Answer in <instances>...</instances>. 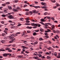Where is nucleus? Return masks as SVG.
I'll list each match as a JSON object with an SVG mask.
<instances>
[{
  "label": "nucleus",
  "instance_id": "1",
  "mask_svg": "<svg viewBox=\"0 0 60 60\" xmlns=\"http://www.w3.org/2000/svg\"><path fill=\"white\" fill-rule=\"evenodd\" d=\"M14 35L12 34L9 36V39H10L11 40H12V41H9V43H12V42H14V41H15L16 40V39L14 38V39H13V38H14Z\"/></svg>",
  "mask_w": 60,
  "mask_h": 60
},
{
  "label": "nucleus",
  "instance_id": "2",
  "mask_svg": "<svg viewBox=\"0 0 60 60\" xmlns=\"http://www.w3.org/2000/svg\"><path fill=\"white\" fill-rule=\"evenodd\" d=\"M31 25L32 26H38V27H40L41 26V25L39 24H35L34 23H31Z\"/></svg>",
  "mask_w": 60,
  "mask_h": 60
},
{
  "label": "nucleus",
  "instance_id": "3",
  "mask_svg": "<svg viewBox=\"0 0 60 60\" xmlns=\"http://www.w3.org/2000/svg\"><path fill=\"white\" fill-rule=\"evenodd\" d=\"M25 11H27V12L26 13V15H29V13L28 12H27V11H29V9H25Z\"/></svg>",
  "mask_w": 60,
  "mask_h": 60
},
{
  "label": "nucleus",
  "instance_id": "4",
  "mask_svg": "<svg viewBox=\"0 0 60 60\" xmlns=\"http://www.w3.org/2000/svg\"><path fill=\"white\" fill-rule=\"evenodd\" d=\"M13 17V16L10 15L8 16V17L9 18V19H13L14 18Z\"/></svg>",
  "mask_w": 60,
  "mask_h": 60
},
{
  "label": "nucleus",
  "instance_id": "5",
  "mask_svg": "<svg viewBox=\"0 0 60 60\" xmlns=\"http://www.w3.org/2000/svg\"><path fill=\"white\" fill-rule=\"evenodd\" d=\"M6 50H8V52H12V51L10 49V48H7L6 49Z\"/></svg>",
  "mask_w": 60,
  "mask_h": 60
},
{
  "label": "nucleus",
  "instance_id": "6",
  "mask_svg": "<svg viewBox=\"0 0 60 60\" xmlns=\"http://www.w3.org/2000/svg\"><path fill=\"white\" fill-rule=\"evenodd\" d=\"M8 9L10 10H12V8L11 7V6H8Z\"/></svg>",
  "mask_w": 60,
  "mask_h": 60
},
{
  "label": "nucleus",
  "instance_id": "7",
  "mask_svg": "<svg viewBox=\"0 0 60 60\" xmlns=\"http://www.w3.org/2000/svg\"><path fill=\"white\" fill-rule=\"evenodd\" d=\"M41 4L42 5H44V6H46V5H47V4H46V3H44L41 2Z\"/></svg>",
  "mask_w": 60,
  "mask_h": 60
},
{
  "label": "nucleus",
  "instance_id": "8",
  "mask_svg": "<svg viewBox=\"0 0 60 60\" xmlns=\"http://www.w3.org/2000/svg\"><path fill=\"white\" fill-rule=\"evenodd\" d=\"M12 10L13 11H15V12L16 11H19V10H18L17 9H15L14 8H13L12 9Z\"/></svg>",
  "mask_w": 60,
  "mask_h": 60
},
{
  "label": "nucleus",
  "instance_id": "9",
  "mask_svg": "<svg viewBox=\"0 0 60 60\" xmlns=\"http://www.w3.org/2000/svg\"><path fill=\"white\" fill-rule=\"evenodd\" d=\"M21 47L22 48H24L25 49H28V47H26V46H22Z\"/></svg>",
  "mask_w": 60,
  "mask_h": 60
},
{
  "label": "nucleus",
  "instance_id": "10",
  "mask_svg": "<svg viewBox=\"0 0 60 60\" xmlns=\"http://www.w3.org/2000/svg\"><path fill=\"white\" fill-rule=\"evenodd\" d=\"M25 33H26V31H24L22 33V36H23V35H24V34H25Z\"/></svg>",
  "mask_w": 60,
  "mask_h": 60
},
{
  "label": "nucleus",
  "instance_id": "11",
  "mask_svg": "<svg viewBox=\"0 0 60 60\" xmlns=\"http://www.w3.org/2000/svg\"><path fill=\"white\" fill-rule=\"evenodd\" d=\"M16 34L14 36H18V34H20V32H18L16 33Z\"/></svg>",
  "mask_w": 60,
  "mask_h": 60
},
{
  "label": "nucleus",
  "instance_id": "12",
  "mask_svg": "<svg viewBox=\"0 0 60 60\" xmlns=\"http://www.w3.org/2000/svg\"><path fill=\"white\" fill-rule=\"evenodd\" d=\"M8 55V53H4L3 54V56H7Z\"/></svg>",
  "mask_w": 60,
  "mask_h": 60
},
{
  "label": "nucleus",
  "instance_id": "13",
  "mask_svg": "<svg viewBox=\"0 0 60 60\" xmlns=\"http://www.w3.org/2000/svg\"><path fill=\"white\" fill-rule=\"evenodd\" d=\"M17 57L18 58H21L23 57V56L22 55H19L17 56Z\"/></svg>",
  "mask_w": 60,
  "mask_h": 60
},
{
  "label": "nucleus",
  "instance_id": "14",
  "mask_svg": "<svg viewBox=\"0 0 60 60\" xmlns=\"http://www.w3.org/2000/svg\"><path fill=\"white\" fill-rule=\"evenodd\" d=\"M38 12V11H36V10H34L33 12V13H37V12Z\"/></svg>",
  "mask_w": 60,
  "mask_h": 60
},
{
  "label": "nucleus",
  "instance_id": "15",
  "mask_svg": "<svg viewBox=\"0 0 60 60\" xmlns=\"http://www.w3.org/2000/svg\"><path fill=\"white\" fill-rule=\"evenodd\" d=\"M21 8H19V7H17L16 8L17 9H18V10H21L22 9H21Z\"/></svg>",
  "mask_w": 60,
  "mask_h": 60
},
{
  "label": "nucleus",
  "instance_id": "16",
  "mask_svg": "<svg viewBox=\"0 0 60 60\" xmlns=\"http://www.w3.org/2000/svg\"><path fill=\"white\" fill-rule=\"evenodd\" d=\"M56 33H57V34H60V31L58 30H56Z\"/></svg>",
  "mask_w": 60,
  "mask_h": 60
},
{
  "label": "nucleus",
  "instance_id": "17",
  "mask_svg": "<svg viewBox=\"0 0 60 60\" xmlns=\"http://www.w3.org/2000/svg\"><path fill=\"white\" fill-rule=\"evenodd\" d=\"M58 58H60V53H58V55L57 56Z\"/></svg>",
  "mask_w": 60,
  "mask_h": 60
},
{
  "label": "nucleus",
  "instance_id": "18",
  "mask_svg": "<svg viewBox=\"0 0 60 60\" xmlns=\"http://www.w3.org/2000/svg\"><path fill=\"white\" fill-rule=\"evenodd\" d=\"M33 13V12L32 11H30L29 13V14H30V15H32Z\"/></svg>",
  "mask_w": 60,
  "mask_h": 60
},
{
  "label": "nucleus",
  "instance_id": "19",
  "mask_svg": "<svg viewBox=\"0 0 60 60\" xmlns=\"http://www.w3.org/2000/svg\"><path fill=\"white\" fill-rule=\"evenodd\" d=\"M47 58L48 59H50L51 58L50 57H49V56H47Z\"/></svg>",
  "mask_w": 60,
  "mask_h": 60
},
{
  "label": "nucleus",
  "instance_id": "20",
  "mask_svg": "<svg viewBox=\"0 0 60 60\" xmlns=\"http://www.w3.org/2000/svg\"><path fill=\"white\" fill-rule=\"evenodd\" d=\"M34 58H35L36 59H38V56L34 57Z\"/></svg>",
  "mask_w": 60,
  "mask_h": 60
},
{
  "label": "nucleus",
  "instance_id": "21",
  "mask_svg": "<svg viewBox=\"0 0 60 60\" xmlns=\"http://www.w3.org/2000/svg\"><path fill=\"white\" fill-rule=\"evenodd\" d=\"M47 8H48L47 7H46V8H44L45 9L44 10L45 11H48V10L47 9Z\"/></svg>",
  "mask_w": 60,
  "mask_h": 60
},
{
  "label": "nucleus",
  "instance_id": "22",
  "mask_svg": "<svg viewBox=\"0 0 60 60\" xmlns=\"http://www.w3.org/2000/svg\"><path fill=\"white\" fill-rule=\"evenodd\" d=\"M6 4H10V2H7L6 3Z\"/></svg>",
  "mask_w": 60,
  "mask_h": 60
},
{
  "label": "nucleus",
  "instance_id": "23",
  "mask_svg": "<svg viewBox=\"0 0 60 60\" xmlns=\"http://www.w3.org/2000/svg\"><path fill=\"white\" fill-rule=\"evenodd\" d=\"M41 8H43V9H44L45 8H46V6H41Z\"/></svg>",
  "mask_w": 60,
  "mask_h": 60
},
{
  "label": "nucleus",
  "instance_id": "24",
  "mask_svg": "<svg viewBox=\"0 0 60 60\" xmlns=\"http://www.w3.org/2000/svg\"><path fill=\"white\" fill-rule=\"evenodd\" d=\"M27 28H28L29 29H31L32 27H29V26H27Z\"/></svg>",
  "mask_w": 60,
  "mask_h": 60
},
{
  "label": "nucleus",
  "instance_id": "25",
  "mask_svg": "<svg viewBox=\"0 0 60 60\" xmlns=\"http://www.w3.org/2000/svg\"><path fill=\"white\" fill-rule=\"evenodd\" d=\"M5 36V33H2V36Z\"/></svg>",
  "mask_w": 60,
  "mask_h": 60
},
{
  "label": "nucleus",
  "instance_id": "26",
  "mask_svg": "<svg viewBox=\"0 0 60 60\" xmlns=\"http://www.w3.org/2000/svg\"><path fill=\"white\" fill-rule=\"evenodd\" d=\"M41 20L42 21V22H45V20L43 19H41Z\"/></svg>",
  "mask_w": 60,
  "mask_h": 60
},
{
  "label": "nucleus",
  "instance_id": "27",
  "mask_svg": "<svg viewBox=\"0 0 60 60\" xmlns=\"http://www.w3.org/2000/svg\"><path fill=\"white\" fill-rule=\"evenodd\" d=\"M38 53L39 54H42V53L43 52L41 51H38Z\"/></svg>",
  "mask_w": 60,
  "mask_h": 60
},
{
  "label": "nucleus",
  "instance_id": "28",
  "mask_svg": "<svg viewBox=\"0 0 60 60\" xmlns=\"http://www.w3.org/2000/svg\"><path fill=\"white\" fill-rule=\"evenodd\" d=\"M47 42H48L49 43V44H51V41H47Z\"/></svg>",
  "mask_w": 60,
  "mask_h": 60
},
{
  "label": "nucleus",
  "instance_id": "29",
  "mask_svg": "<svg viewBox=\"0 0 60 60\" xmlns=\"http://www.w3.org/2000/svg\"><path fill=\"white\" fill-rule=\"evenodd\" d=\"M6 3H4L3 4H2V5L3 6H5V5H6Z\"/></svg>",
  "mask_w": 60,
  "mask_h": 60
},
{
  "label": "nucleus",
  "instance_id": "30",
  "mask_svg": "<svg viewBox=\"0 0 60 60\" xmlns=\"http://www.w3.org/2000/svg\"><path fill=\"white\" fill-rule=\"evenodd\" d=\"M45 24H46V25H51V23H45Z\"/></svg>",
  "mask_w": 60,
  "mask_h": 60
},
{
  "label": "nucleus",
  "instance_id": "31",
  "mask_svg": "<svg viewBox=\"0 0 60 60\" xmlns=\"http://www.w3.org/2000/svg\"><path fill=\"white\" fill-rule=\"evenodd\" d=\"M20 20L21 21H23L24 20V18H21L20 19Z\"/></svg>",
  "mask_w": 60,
  "mask_h": 60
},
{
  "label": "nucleus",
  "instance_id": "32",
  "mask_svg": "<svg viewBox=\"0 0 60 60\" xmlns=\"http://www.w3.org/2000/svg\"><path fill=\"white\" fill-rule=\"evenodd\" d=\"M46 18L48 19H50V20L51 19H50V18H51L50 17L47 16L46 17Z\"/></svg>",
  "mask_w": 60,
  "mask_h": 60
},
{
  "label": "nucleus",
  "instance_id": "33",
  "mask_svg": "<svg viewBox=\"0 0 60 60\" xmlns=\"http://www.w3.org/2000/svg\"><path fill=\"white\" fill-rule=\"evenodd\" d=\"M23 48L22 49V51H24V52L25 51H26V49H25V48Z\"/></svg>",
  "mask_w": 60,
  "mask_h": 60
},
{
  "label": "nucleus",
  "instance_id": "34",
  "mask_svg": "<svg viewBox=\"0 0 60 60\" xmlns=\"http://www.w3.org/2000/svg\"><path fill=\"white\" fill-rule=\"evenodd\" d=\"M33 35H36V33L34 32L33 33Z\"/></svg>",
  "mask_w": 60,
  "mask_h": 60
},
{
  "label": "nucleus",
  "instance_id": "35",
  "mask_svg": "<svg viewBox=\"0 0 60 60\" xmlns=\"http://www.w3.org/2000/svg\"><path fill=\"white\" fill-rule=\"evenodd\" d=\"M45 54L46 55H50V54H49V53L48 52H45Z\"/></svg>",
  "mask_w": 60,
  "mask_h": 60
},
{
  "label": "nucleus",
  "instance_id": "36",
  "mask_svg": "<svg viewBox=\"0 0 60 60\" xmlns=\"http://www.w3.org/2000/svg\"><path fill=\"white\" fill-rule=\"evenodd\" d=\"M54 54V56H57V53H56V52H55Z\"/></svg>",
  "mask_w": 60,
  "mask_h": 60
},
{
  "label": "nucleus",
  "instance_id": "37",
  "mask_svg": "<svg viewBox=\"0 0 60 60\" xmlns=\"http://www.w3.org/2000/svg\"><path fill=\"white\" fill-rule=\"evenodd\" d=\"M30 23H25V25H30Z\"/></svg>",
  "mask_w": 60,
  "mask_h": 60
},
{
  "label": "nucleus",
  "instance_id": "38",
  "mask_svg": "<svg viewBox=\"0 0 60 60\" xmlns=\"http://www.w3.org/2000/svg\"><path fill=\"white\" fill-rule=\"evenodd\" d=\"M1 42L2 43H5V41L3 40H1Z\"/></svg>",
  "mask_w": 60,
  "mask_h": 60
},
{
  "label": "nucleus",
  "instance_id": "39",
  "mask_svg": "<svg viewBox=\"0 0 60 60\" xmlns=\"http://www.w3.org/2000/svg\"><path fill=\"white\" fill-rule=\"evenodd\" d=\"M51 49V47H49V48H48V50H50Z\"/></svg>",
  "mask_w": 60,
  "mask_h": 60
},
{
  "label": "nucleus",
  "instance_id": "40",
  "mask_svg": "<svg viewBox=\"0 0 60 60\" xmlns=\"http://www.w3.org/2000/svg\"><path fill=\"white\" fill-rule=\"evenodd\" d=\"M39 40L40 41H43V39H42V38H41L39 39Z\"/></svg>",
  "mask_w": 60,
  "mask_h": 60
},
{
  "label": "nucleus",
  "instance_id": "41",
  "mask_svg": "<svg viewBox=\"0 0 60 60\" xmlns=\"http://www.w3.org/2000/svg\"><path fill=\"white\" fill-rule=\"evenodd\" d=\"M33 7H35V8H38L39 7V6H34Z\"/></svg>",
  "mask_w": 60,
  "mask_h": 60
},
{
  "label": "nucleus",
  "instance_id": "42",
  "mask_svg": "<svg viewBox=\"0 0 60 60\" xmlns=\"http://www.w3.org/2000/svg\"><path fill=\"white\" fill-rule=\"evenodd\" d=\"M40 30L41 32H43V30L42 29H40Z\"/></svg>",
  "mask_w": 60,
  "mask_h": 60
},
{
  "label": "nucleus",
  "instance_id": "43",
  "mask_svg": "<svg viewBox=\"0 0 60 60\" xmlns=\"http://www.w3.org/2000/svg\"><path fill=\"white\" fill-rule=\"evenodd\" d=\"M51 27L52 28H54L55 27V26L54 25H52L51 26Z\"/></svg>",
  "mask_w": 60,
  "mask_h": 60
},
{
  "label": "nucleus",
  "instance_id": "44",
  "mask_svg": "<svg viewBox=\"0 0 60 60\" xmlns=\"http://www.w3.org/2000/svg\"><path fill=\"white\" fill-rule=\"evenodd\" d=\"M47 14H48V13H47V12H45L44 13V15H46Z\"/></svg>",
  "mask_w": 60,
  "mask_h": 60
},
{
  "label": "nucleus",
  "instance_id": "45",
  "mask_svg": "<svg viewBox=\"0 0 60 60\" xmlns=\"http://www.w3.org/2000/svg\"><path fill=\"white\" fill-rule=\"evenodd\" d=\"M2 17H5L6 16L4 15H2Z\"/></svg>",
  "mask_w": 60,
  "mask_h": 60
},
{
  "label": "nucleus",
  "instance_id": "46",
  "mask_svg": "<svg viewBox=\"0 0 60 60\" xmlns=\"http://www.w3.org/2000/svg\"><path fill=\"white\" fill-rule=\"evenodd\" d=\"M41 57L42 58H45V57H44V56H41Z\"/></svg>",
  "mask_w": 60,
  "mask_h": 60
},
{
  "label": "nucleus",
  "instance_id": "47",
  "mask_svg": "<svg viewBox=\"0 0 60 60\" xmlns=\"http://www.w3.org/2000/svg\"><path fill=\"white\" fill-rule=\"evenodd\" d=\"M34 3L35 4H38V2H36V1H34Z\"/></svg>",
  "mask_w": 60,
  "mask_h": 60
},
{
  "label": "nucleus",
  "instance_id": "48",
  "mask_svg": "<svg viewBox=\"0 0 60 60\" xmlns=\"http://www.w3.org/2000/svg\"><path fill=\"white\" fill-rule=\"evenodd\" d=\"M50 19H52V20H53V21H54V20H55V19H54V18L53 17H52Z\"/></svg>",
  "mask_w": 60,
  "mask_h": 60
},
{
  "label": "nucleus",
  "instance_id": "49",
  "mask_svg": "<svg viewBox=\"0 0 60 60\" xmlns=\"http://www.w3.org/2000/svg\"><path fill=\"white\" fill-rule=\"evenodd\" d=\"M26 23H29L30 22V21L29 20H27L26 21Z\"/></svg>",
  "mask_w": 60,
  "mask_h": 60
},
{
  "label": "nucleus",
  "instance_id": "50",
  "mask_svg": "<svg viewBox=\"0 0 60 60\" xmlns=\"http://www.w3.org/2000/svg\"><path fill=\"white\" fill-rule=\"evenodd\" d=\"M15 26H13L11 27V28L12 29V28H15Z\"/></svg>",
  "mask_w": 60,
  "mask_h": 60
},
{
  "label": "nucleus",
  "instance_id": "51",
  "mask_svg": "<svg viewBox=\"0 0 60 60\" xmlns=\"http://www.w3.org/2000/svg\"><path fill=\"white\" fill-rule=\"evenodd\" d=\"M38 56L39 57H41V55L40 54H39Z\"/></svg>",
  "mask_w": 60,
  "mask_h": 60
},
{
  "label": "nucleus",
  "instance_id": "52",
  "mask_svg": "<svg viewBox=\"0 0 60 60\" xmlns=\"http://www.w3.org/2000/svg\"><path fill=\"white\" fill-rule=\"evenodd\" d=\"M27 32L28 33H31V31H30V30L27 31Z\"/></svg>",
  "mask_w": 60,
  "mask_h": 60
},
{
  "label": "nucleus",
  "instance_id": "53",
  "mask_svg": "<svg viewBox=\"0 0 60 60\" xmlns=\"http://www.w3.org/2000/svg\"><path fill=\"white\" fill-rule=\"evenodd\" d=\"M24 3H25V4H27V1H24Z\"/></svg>",
  "mask_w": 60,
  "mask_h": 60
},
{
  "label": "nucleus",
  "instance_id": "54",
  "mask_svg": "<svg viewBox=\"0 0 60 60\" xmlns=\"http://www.w3.org/2000/svg\"><path fill=\"white\" fill-rule=\"evenodd\" d=\"M21 25V24H19L18 25H17V26H20Z\"/></svg>",
  "mask_w": 60,
  "mask_h": 60
},
{
  "label": "nucleus",
  "instance_id": "55",
  "mask_svg": "<svg viewBox=\"0 0 60 60\" xmlns=\"http://www.w3.org/2000/svg\"><path fill=\"white\" fill-rule=\"evenodd\" d=\"M34 44H37L38 43V42H34Z\"/></svg>",
  "mask_w": 60,
  "mask_h": 60
},
{
  "label": "nucleus",
  "instance_id": "56",
  "mask_svg": "<svg viewBox=\"0 0 60 60\" xmlns=\"http://www.w3.org/2000/svg\"><path fill=\"white\" fill-rule=\"evenodd\" d=\"M45 37L47 38H49V37L48 36H45Z\"/></svg>",
  "mask_w": 60,
  "mask_h": 60
},
{
  "label": "nucleus",
  "instance_id": "57",
  "mask_svg": "<svg viewBox=\"0 0 60 60\" xmlns=\"http://www.w3.org/2000/svg\"><path fill=\"white\" fill-rule=\"evenodd\" d=\"M56 1L55 0H54L53 1H52V3H55L56 2Z\"/></svg>",
  "mask_w": 60,
  "mask_h": 60
},
{
  "label": "nucleus",
  "instance_id": "58",
  "mask_svg": "<svg viewBox=\"0 0 60 60\" xmlns=\"http://www.w3.org/2000/svg\"><path fill=\"white\" fill-rule=\"evenodd\" d=\"M27 6V5L26 4H25L24 5V7H26V6Z\"/></svg>",
  "mask_w": 60,
  "mask_h": 60
},
{
  "label": "nucleus",
  "instance_id": "59",
  "mask_svg": "<svg viewBox=\"0 0 60 60\" xmlns=\"http://www.w3.org/2000/svg\"><path fill=\"white\" fill-rule=\"evenodd\" d=\"M47 30H48V32H51V30L49 29H47Z\"/></svg>",
  "mask_w": 60,
  "mask_h": 60
},
{
  "label": "nucleus",
  "instance_id": "60",
  "mask_svg": "<svg viewBox=\"0 0 60 60\" xmlns=\"http://www.w3.org/2000/svg\"><path fill=\"white\" fill-rule=\"evenodd\" d=\"M54 38L55 39H56V40H57V37H56L55 36H54Z\"/></svg>",
  "mask_w": 60,
  "mask_h": 60
},
{
  "label": "nucleus",
  "instance_id": "61",
  "mask_svg": "<svg viewBox=\"0 0 60 60\" xmlns=\"http://www.w3.org/2000/svg\"><path fill=\"white\" fill-rule=\"evenodd\" d=\"M45 35H48V33H45Z\"/></svg>",
  "mask_w": 60,
  "mask_h": 60
},
{
  "label": "nucleus",
  "instance_id": "62",
  "mask_svg": "<svg viewBox=\"0 0 60 60\" xmlns=\"http://www.w3.org/2000/svg\"><path fill=\"white\" fill-rule=\"evenodd\" d=\"M29 19V18H27V19H26V20H30V19Z\"/></svg>",
  "mask_w": 60,
  "mask_h": 60
},
{
  "label": "nucleus",
  "instance_id": "63",
  "mask_svg": "<svg viewBox=\"0 0 60 60\" xmlns=\"http://www.w3.org/2000/svg\"><path fill=\"white\" fill-rule=\"evenodd\" d=\"M8 22H10V23H11L12 22V21L9 20L8 21Z\"/></svg>",
  "mask_w": 60,
  "mask_h": 60
},
{
  "label": "nucleus",
  "instance_id": "64",
  "mask_svg": "<svg viewBox=\"0 0 60 60\" xmlns=\"http://www.w3.org/2000/svg\"><path fill=\"white\" fill-rule=\"evenodd\" d=\"M49 54H51V52L50 51H49Z\"/></svg>",
  "mask_w": 60,
  "mask_h": 60
}]
</instances>
